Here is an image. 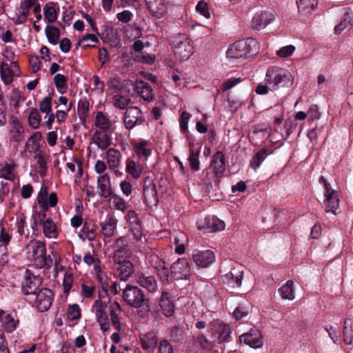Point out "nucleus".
Here are the masks:
<instances>
[{"instance_id":"nucleus-9","label":"nucleus","mask_w":353,"mask_h":353,"mask_svg":"<svg viewBox=\"0 0 353 353\" xmlns=\"http://www.w3.org/2000/svg\"><path fill=\"white\" fill-rule=\"evenodd\" d=\"M210 332L212 342L219 344L228 341L232 334V327L229 324L216 320L211 323Z\"/></svg>"},{"instance_id":"nucleus-10","label":"nucleus","mask_w":353,"mask_h":353,"mask_svg":"<svg viewBox=\"0 0 353 353\" xmlns=\"http://www.w3.org/2000/svg\"><path fill=\"white\" fill-rule=\"evenodd\" d=\"M123 299L128 305L134 307H140L145 300L143 291L132 285H127L123 290Z\"/></svg>"},{"instance_id":"nucleus-51","label":"nucleus","mask_w":353,"mask_h":353,"mask_svg":"<svg viewBox=\"0 0 353 353\" xmlns=\"http://www.w3.org/2000/svg\"><path fill=\"white\" fill-rule=\"evenodd\" d=\"M28 121L29 125L32 129H38L39 128L41 121V117L37 108H34L30 110Z\"/></svg>"},{"instance_id":"nucleus-44","label":"nucleus","mask_w":353,"mask_h":353,"mask_svg":"<svg viewBox=\"0 0 353 353\" xmlns=\"http://www.w3.org/2000/svg\"><path fill=\"white\" fill-rule=\"evenodd\" d=\"M343 334L345 344L353 343V318H347L345 320Z\"/></svg>"},{"instance_id":"nucleus-50","label":"nucleus","mask_w":353,"mask_h":353,"mask_svg":"<svg viewBox=\"0 0 353 353\" xmlns=\"http://www.w3.org/2000/svg\"><path fill=\"white\" fill-rule=\"evenodd\" d=\"M353 23V19H352V17L350 16V13L347 12H345L341 21L340 23L335 26L334 28V32L335 34H339L341 33L343 30H344L345 28L352 26Z\"/></svg>"},{"instance_id":"nucleus-34","label":"nucleus","mask_w":353,"mask_h":353,"mask_svg":"<svg viewBox=\"0 0 353 353\" xmlns=\"http://www.w3.org/2000/svg\"><path fill=\"white\" fill-rule=\"evenodd\" d=\"M143 201L149 206H157L159 202L157 190L153 183L143 187Z\"/></svg>"},{"instance_id":"nucleus-46","label":"nucleus","mask_w":353,"mask_h":353,"mask_svg":"<svg viewBox=\"0 0 353 353\" xmlns=\"http://www.w3.org/2000/svg\"><path fill=\"white\" fill-rule=\"evenodd\" d=\"M12 239L11 233L4 227L0 229V252L6 254L8 251L7 246Z\"/></svg>"},{"instance_id":"nucleus-17","label":"nucleus","mask_w":353,"mask_h":353,"mask_svg":"<svg viewBox=\"0 0 353 353\" xmlns=\"http://www.w3.org/2000/svg\"><path fill=\"white\" fill-rule=\"evenodd\" d=\"M225 159L224 154L221 151L216 152L212 157L210 169L212 170L213 175L218 182L221 181L225 170Z\"/></svg>"},{"instance_id":"nucleus-28","label":"nucleus","mask_w":353,"mask_h":353,"mask_svg":"<svg viewBox=\"0 0 353 353\" xmlns=\"http://www.w3.org/2000/svg\"><path fill=\"white\" fill-rule=\"evenodd\" d=\"M243 276V270L233 268L228 273L223 275L222 279L224 283L231 288L240 287Z\"/></svg>"},{"instance_id":"nucleus-32","label":"nucleus","mask_w":353,"mask_h":353,"mask_svg":"<svg viewBox=\"0 0 353 353\" xmlns=\"http://www.w3.org/2000/svg\"><path fill=\"white\" fill-rule=\"evenodd\" d=\"M299 12L304 16L310 15L316 10L319 0H296Z\"/></svg>"},{"instance_id":"nucleus-36","label":"nucleus","mask_w":353,"mask_h":353,"mask_svg":"<svg viewBox=\"0 0 353 353\" xmlns=\"http://www.w3.org/2000/svg\"><path fill=\"white\" fill-rule=\"evenodd\" d=\"M163 314L167 316H171L174 312V305L168 292H163L159 302Z\"/></svg>"},{"instance_id":"nucleus-8","label":"nucleus","mask_w":353,"mask_h":353,"mask_svg":"<svg viewBox=\"0 0 353 353\" xmlns=\"http://www.w3.org/2000/svg\"><path fill=\"white\" fill-rule=\"evenodd\" d=\"M53 299L54 293L48 288L40 289L30 297L33 306L40 312L48 311L52 306Z\"/></svg>"},{"instance_id":"nucleus-37","label":"nucleus","mask_w":353,"mask_h":353,"mask_svg":"<svg viewBox=\"0 0 353 353\" xmlns=\"http://www.w3.org/2000/svg\"><path fill=\"white\" fill-rule=\"evenodd\" d=\"M70 172L74 174V183H77L83 176V168L81 161L77 157H73L72 161L68 162L65 165Z\"/></svg>"},{"instance_id":"nucleus-43","label":"nucleus","mask_w":353,"mask_h":353,"mask_svg":"<svg viewBox=\"0 0 353 353\" xmlns=\"http://www.w3.org/2000/svg\"><path fill=\"white\" fill-rule=\"evenodd\" d=\"M110 198V203L112 208L119 210L124 213L128 208V204L125 200L121 196L112 194Z\"/></svg>"},{"instance_id":"nucleus-56","label":"nucleus","mask_w":353,"mask_h":353,"mask_svg":"<svg viewBox=\"0 0 353 353\" xmlns=\"http://www.w3.org/2000/svg\"><path fill=\"white\" fill-rule=\"evenodd\" d=\"M0 41L4 43H14L17 46V39L12 32L0 26Z\"/></svg>"},{"instance_id":"nucleus-18","label":"nucleus","mask_w":353,"mask_h":353,"mask_svg":"<svg viewBox=\"0 0 353 353\" xmlns=\"http://www.w3.org/2000/svg\"><path fill=\"white\" fill-rule=\"evenodd\" d=\"M24 128L22 123L17 118H11L9 122L8 138L10 141L20 142L24 139Z\"/></svg>"},{"instance_id":"nucleus-49","label":"nucleus","mask_w":353,"mask_h":353,"mask_svg":"<svg viewBox=\"0 0 353 353\" xmlns=\"http://www.w3.org/2000/svg\"><path fill=\"white\" fill-rule=\"evenodd\" d=\"M45 33L50 43L52 45H57L58 43L60 37L59 28L48 25L46 27Z\"/></svg>"},{"instance_id":"nucleus-4","label":"nucleus","mask_w":353,"mask_h":353,"mask_svg":"<svg viewBox=\"0 0 353 353\" xmlns=\"http://www.w3.org/2000/svg\"><path fill=\"white\" fill-rule=\"evenodd\" d=\"M26 256L34 265L42 268L46 266H51L52 260L46 256L45 245L39 241H30L26 248Z\"/></svg>"},{"instance_id":"nucleus-29","label":"nucleus","mask_w":353,"mask_h":353,"mask_svg":"<svg viewBox=\"0 0 353 353\" xmlns=\"http://www.w3.org/2000/svg\"><path fill=\"white\" fill-rule=\"evenodd\" d=\"M152 145L150 141L141 140L134 145V150L140 160L147 161L152 154Z\"/></svg>"},{"instance_id":"nucleus-40","label":"nucleus","mask_w":353,"mask_h":353,"mask_svg":"<svg viewBox=\"0 0 353 353\" xmlns=\"http://www.w3.org/2000/svg\"><path fill=\"white\" fill-rule=\"evenodd\" d=\"M42 228L43 234L47 238L56 239L59 235L57 226L51 219H47L43 222Z\"/></svg>"},{"instance_id":"nucleus-30","label":"nucleus","mask_w":353,"mask_h":353,"mask_svg":"<svg viewBox=\"0 0 353 353\" xmlns=\"http://www.w3.org/2000/svg\"><path fill=\"white\" fill-rule=\"evenodd\" d=\"M137 283L149 292H156L158 290V283L156 279L151 275L144 273L138 274L136 279Z\"/></svg>"},{"instance_id":"nucleus-31","label":"nucleus","mask_w":353,"mask_h":353,"mask_svg":"<svg viewBox=\"0 0 353 353\" xmlns=\"http://www.w3.org/2000/svg\"><path fill=\"white\" fill-rule=\"evenodd\" d=\"M37 201L44 210H47L48 208L57 205V196L55 193H51L49 195L46 188H41L38 194Z\"/></svg>"},{"instance_id":"nucleus-42","label":"nucleus","mask_w":353,"mask_h":353,"mask_svg":"<svg viewBox=\"0 0 353 353\" xmlns=\"http://www.w3.org/2000/svg\"><path fill=\"white\" fill-rule=\"evenodd\" d=\"M270 154L271 152L268 149L262 148L252 157L250 161V166L254 170H257Z\"/></svg>"},{"instance_id":"nucleus-35","label":"nucleus","mask_w":353,"mask_h":353,"mask_svg":"<svg viewBox=\"0 0 353 353\" xmlns=\"http://www.w3.org/2000/svg\"><path fill=\"white\" fill-rule=\"evenodd\" d=\"M44 19L50 23L57 20L59 12V6L54 2H48L45 4L43 8Z\"/></svg>"},{"instance_id":"nucleus-33","label":"nucleus","mask_w":353,"mask_h":353,"mask_svg":"<svg viewBox=\"0 0 353 353\" xmlns=\"http://www.w3.org/2000/svg\"><path fill=\"white\" fill-rule=\"evenodd\" d=\"M140 343L141 347L150 352H153L157 345V337L154 332H148L140 336Z\"/></svg>"},{"instance_id":"nucleus-54","label":"nucleus","mask_w":353,"mask_h":353,"mask_svg":"<svg viewBox=\"0 0 353 353\" xmlns=\"http://www.w3.org/2000/svg\"><path fill=\"white\" fill-rule=\"evenodd\" d=\"M95 292V286L92 283L81 284V296L83 299H92Z\"/></svg>"},{"instance_id":"nucleus-27","label":"nucleus","mask_w":353,"mask_h":353,"mask_svg":"<svg viewBox=\"0 0 353 353\" xmlns=\"http://www.w3.org/2000/svg\"><path fill=\"white\" fill-rule=\"evenodd\" d=\"M118 221L114 215H108L103 221L100 223L101 234L105 237H111L117 232Z\"/></svg>"},{"instance_id":"nucleus-11","label":"nucleus","mask_w":353,"mask_h":353,"mask_svg":"<svg viewBox=\"0 0 353 353\" xmlns=\"http://www.w3.org/2000/svg\"><path fill=\"white\" fill-rule=\"evenodd\" d=\"M21 71L17 62L8 63L4 61H0V78L5 85H11L14 77H19Z\"/></svg>"},{"instance_id":"nucleus-24","label":"nucleus","mask_w":353,"mask_h":353,"mask_svg":"<svg viewBox=\"0 0 353 353\" xmlns=\"http://www.w3.org/2000/svg\"><path fill=\"white\" fill-rule=\"evenodd\" d=\"M149 263L156 270L161 279L165 281L168 279L170 270L166 268L165 261L157 254H151L149 257Z\"/></svg>"},{"instance_id":"nucleus-45","label":"nucleus","mask_w":353,"mask_h":353,"mask_svg":"<svg viewBox=\"0 0 353 353\" xmlns=\"http://www.w3.org/2000/svg\"><path fill=\"white\" fill-rule=\"evenodd\" d=\"M294 282L289 280L286 283L279 289V293L282 299L293 300L295 298L294 290L293 288Z\"/></svg>"},{"instance_id":"nucleus-53","label":"nucleus","mask_w":353,"mask_h":353,"mask_svg":"<svg viewBox=\"0 0 353 353\" xmlns=\"http://www.w3.org/2000/svg\"><path fill=\"white\" fill-rule=\"evenodd\" d=\"M74 283V275L72 272H65L63 274V279L62 282V286L63 292L65 294H68L73 285Z\"/></svg>"},{"instance_id":"nucleus-39","label":"nucleus","mask_w":353,"mask_h":353,"mask_svg":"<svg viewBox=\"0 0 353 353\" xmlns=\"http://www.w3.org/2000/svg\"><path fill=\"white\" fill-rule=\"evenodd\" d=\"M137 93L146 101H151L154 98V93L151 86L143 81H137L136 85Z\"/></svg>"},{"instance_id":"nucleus-62","label":"nucleus","mask_w":353,"mask_h":353,"mask_svg":"<svg viewBox=\"0 0 353 353\" xmlns=\"http://www.w3.org/2000/svg\"><path fill=\"white\" fill-rule=\"evenodd\" d=\"M116 17L117 19L119 22L123 23H128L132 20L134 14L131 11L128 10H124L120 12H118Z\"/></svg>"},{"instance_id":"nucleus-7","label":"nucleus","mask_w":353,"mask_h":353,"mask_svg":"<svg viewBox=\"0 0 353 353\" xmlns=\"http://www.w3.org/2000/svg\"><path fill=\"white\" fill-rule=\"evenodd\" d=\"M319 183L324 185L323 208L326 213L332 212L336 215L339 214V196L338 192L332 188L331 185L327 182L323 176L319 178Z\"/></svg>"},{"instance_id":"nucleus-25","label":"nucleus","mask_w":353,"mask_h":353,"mask_svg":"<svg viewBox=\"0 0 353 353\" xmlns=\"http://www.w3.org/2000/svg\"><path fill=\"white\" fill-rule=\"evenodd\" d=\"M141 111L137 107H130L127 109L124 117L125 128L132 129L141 123Z\"/></svg>"},{"instance_id":"nucleus-57","label":"nucleus","mask_w":353,"mask_h":353,"mask_svg":"<svg viewBox=\"0 0 353 353\" xmlns=\"http://www.w3.org/2000/svg\"><path fill=\"white\" fill-rule=\"evenodd\" d=\"M68 319L70 321H76L81 318V311L78 304H73L68 307L67 311Z\"/></svg>"},{"instance_id":"nucleus-13","label":"nucleus","mask_w":353,"mask_h":353,"mask_svg":"<svg viewBox=\"0 0 353 353\" xmlns=\"http://www.w3.org/2000/svg\"><path fill=\"white\" fill-rule=\"evenodd\" d=\"M145 2L147 10L154 19H161L168 12L169 2L167 0H145Z\"/></svg>"},{"instance_id":"nucleus-12","label":"nucleus","mask_w":353,"mask_h":353,"mask_svg":"<svg viewBox=\"0 0 353 353\" xmlns=\"http://www.w3.org/2000/svg\"><path fill=\"white\" fill-rule=\"evenodd\" d=\"M197 228L203 233L221 231L225 228V223L216 216H206L196 223Z\"/></svg>"},{"instance_id":"nucleus-26","label":"nucleus","mask_w":353,"mask_h":353,"mask_svg":"<svg viewBox=\"0 0 353 353\" xmlns=\"http://www.w3.org/2000/svg\"><path fill=\"white\" fill-rule=\"evenodd\" d=\"M125 172L134 179H139L143 174L144 167L142 163L135 161L134 157H128L125 161Z\"/></svg>"},{"instance_id":"nucleus-55","label":"nucleus","mask_w":353,"mask_h":353,"mask_svg":"<svg viewBox=\"0 0 353 353\" xmlns=\"http://www.w3.org/2000/svg\"><path fill=\"white\" fill-rule=\"evenodd\" d=\"M54 82L59 92L63 94L67 88V79L62 74H57L54 77Z\"/></svg>"},{"instance_id":"nucleus-48","label":"nucleus","mask_w":353,"mask_h":353,"mask_svg":"<svg viewBox=\"0 0 353 353\" xmlns=\"http://www.w3.org/2000/svg\"><path fill=\"white\" fill-rule=\"evenodd\" d=\"M79 236L83 240L87 239L90 241L94 240L96 234L93 226L88 223H84L79 232Z\"/></svg>"},{"instance_id":"nucleus-14","label":"nucleus","mask_w":353,"mask_h":353,"mask_svg":"<svg viewBox=\"0 0 353 353\" xmlns=\"http://www.w3.org/2000/svg\"><path fill=\"white\" fill-rule=\"evenodd\" d=\"M172 276L176 279H188L191 274L190 263L185 258H181L176 261L170 267Z\"/></svg>"},{"instance_id":"nucleus-64","label":"nucleus","mask_w":353,"mask_h":353,"mask_svg":"<svg viewBox=\"0 0 353 353\" xmlns=\"http://www.w3.org/2000/svg\"><path fill=\"white\" fill-rule=\"evenodd\" d=\"M295 51V47L293 45H288L281 48L276 50V54L277 56L285 58L291 56Z\"/></svg>"},{"instance_id":"nucleus-58","label":"nucleus","mask_w":353,"mask_h":353,"mask_svg":"<svg viewBox=\"0 0 353 353\" xmlns=\"http://www.w3.org/2000/svg\"><path fill=\"white\" fill-rule=\"evenodd\" d=\"M16 46H6L1 52L2 57L10 63L16 62L14 61L16 57Z\"/></svg>"},{"instance_id":"nucleus-19","label":"nucleus","mask_w":353,"mask_h":353,"mask_svg":"<svg viewBox=\"0 0 353 353\" xmlns=\"http://www.w3.org/2000/svg\"><path fill=\"white\" fill-rule=\"evenodd\" d=\"M41 284V279L39 276L31 274L26 272L24 276V280L22 283L23 292L30 296L38 291L39 287Z\"/></svg>"},{"instance_id":"nucleus-2","label":"nucleus","mask_w":353,"mask_h":353,"mask_svg":"<svg viewBox=\"0 0 353 353\" xmlns=\"http://www.w3.org/2000/svg\"><path fill=\"white\" fill-rule=\"evenodd\" d=\"M293 83L294 77L289 72L278 66H270L267 69L264 81L256 87L255 92L265 95L281 88H290Z\"/></svg>"},{"instance_id":"nucleus-63","label":"nucleus","mask_w":353,"mask_h":353,"mask_svg":"<svg viewBox=\"0 0 353 353\" xmlns=\"http://www.w3.org/2000/svg\"><path fill=\"white\" fill-rule=\"evenodd\" d=\"M125 218L129 222L130 228L141 225L138 214L134 210H129Z\"/></svg>"},{"instance_id":"nucleus-41","label":"nucleus","mask_w":353,"mask_h":353,"mask_svg":"<svg viewBox=\"0 0 353 353\" xmlns=\"http://www.w3.org/2000/svg\"><path fill=\"white\" fill-rule=\"evenodd\" d=\"M112 83V86H114L116 90L117 85L114 84L113 81ZM113 93L114 94L113 96V103L114 106L120 109H125L130 101L128 96L123 94V91L120 90H119L117 93H116V90Z\"/></svg>"},{"instance_id":"nucleus-1","label":"nucleus","mask_w":353,"mask_h":353,"mask_svg":"<svg viewBox=\"0 0 353 353\" xmlns=\"http://www.w3.org/2000/svg\"><path fill=\"white\" fill-rule=\"evenodd\" d=\"M91 310L101 330L103 332L114 331L110 338L114 343H119L121 336L125 334V326L119 318L121 307L119 303L111 302L108 296H99L93 303Z\"/></svg>"},{"instance_id":"nucleus-5","label":"nucleus","mask_w":353,"mask_h":353,"mask_svg":"<svg viewBox=\"0 0 353 353\" xmlns=\"http://www.w3.org/2000/svg\"><path fill=\"white\" fill-rule=\"evenodd\" d=\"M83 260L88 266L92 267V273L101 284L103 290L107 292L109 286V279L106 273L103 270L101 263L97 252L94 250L85 252Z\"/></svg>"},{"instance_id":"nucleus-21","label":"nucleus","mask_w":353,"mask_h":353,"mask_svg":"<svg viewBox=\"0 0 353 353\" xmlns=\"http://www.w3.org/2000/svg\"><path fill=\"white\" fill-rule=\"evenodd\" d=\"M97 185L99 190L98 194L100 197L108 199L113 193L111 178L108 173H105L98 176Z\"/></svg>"},{"instance_id":"nucleus-61","label":"nucleus","mask_w":353,"mask_h":353,"mask_svg":"<svg viewBox=\"0 0 353 353\" xmlns=\"http://www.w3.org/2000/svg\"><path fill=\"white\" fill-rule=\"evenodd\" d=\"M159 353H174V348L172 343L166 340H160L158 345Z\"/></svg>"},{"instance_id":"nucleus-52","label":"nucleus","mask_w":353,"mask_h":353,"mask_svg":"<svg viewBox=\"0 0 353 353\" xmlns=\"http://www.w3.org/2000/svg\"><path fill=\"white\" fill-rule=\"evenodd\" d=\"M14 169V164L5 165V166L0 170V178H3L8 181H14L15 178Z\"/></svg>"},{"instance_id":"nucleus-15","label":"nucleus","mask_w":353,"mask_h":353,"mask_svg":"<svg viewBox=\"0 0 353 353\" xmlns=\"http://www.w3.org/2000/svg\"><path fill=\"white\" fill-rule=\"evenodd\" d=\"M276 14L272 10H264L256 12L252 19V27L256 30H261L267 27L276 18Z\"/></svg>"},{"instance_id":"nucleus-47","label":"nucleus","mask_w":353,"mask_h":353,"mask_svg":"<svg viewBox=\"0 0 353 353\" xmlns=\"http://www.w3.org/2000/svg\"><path fill=\"white\" fill-rule=\"evenodd\" d=\"M94 125L99 129L105 131L110 129L111 126V122L108 117H106L103 112H99L97 113L94 120Z\"/></svg>"},{"instance_id":"nucleus-3","label":"nucleus","mask_w":353,"mask_h":353,"mask_svg":"<svg viewBox=\"0 0 353 353\" xmlns=\"http://www.w3.org/2000/svg\"><path fill=\"white\" fill-rule=\"evenodd\" d=\"M259 51V42L252 38L238 41L229 46L226 51L228 59L244 60L256 54Z\"/></svg>"},{"instance_id":"nucleus-22","label":"nucleus","mask_w":353,"mask_h":353,"mask_svg":"<svg viewBox=\"0 0 353 353\" xmlns=\"http://www.w3.org/2000/svg\"><path fill=\"white\" fill-rule=\"evenodd\" d=\"M105 159L108 164V168L116 174L120 173L119 170L121 166L122 154L114 148H109L105 152Z\"/></svg>"},{"instance_id":"nucleus-20","label":"nucleus","mask_w":353,"mask_h":353,"mask_svg":"<svg viewBox=\"0 0 353 353\" xmlns=\"http://www.w3.org/2000/svg\"><path fill=\"white\" fill-rule=\"evenodd\" d=\"M115 275L120 280L125 281L134 273V264L128 259L114 263Z\"/></svg>"},{"instance_id":"nucleus-38","label":"nucleus","mask_w":353,"mask_h":353,"mask_svg":"<svg viewBox=\"0 0 353 353\" xmlns=\"http://www.w3.org/2000/svg\"><path fill=\"white\" fill-rule=\"evenodd\" d=\"M189 157L188 161L190 163V166L192 170L198 171L200 170V161H199V154L201 152V148H194V143L190 142L189 143Z\"/></svg>"},{"instance_id":"nucleus-60","label":"nucleus","mask_w":353,"mask_h":353,"mask_svg":"<svg viewBox=\"0 0 353 353\" xmlns=\"http://www.w3.org/2000/svg\"><path fill=\"white\" fill-rule=\"evenodd\" d=\"M30 14V12L20 7L19 12L16 14L15 17L12 18V20L15 24H23L28 19Z\"/></svg>"},{"instance_id":"nucleus-59","label":"nucleus","mask_w":353,"mask_h":353,"mask_svg":"<svg viewBox=\"0 0 353 353\" xmlns=\"http://www.w3.org/2000/svg\"><path fill=\"white\" fill-rule=\"evenodd\" d=\"M1 326L6 332H12L17 327V321L10 314H8L1 323Z\"/></svg>"},{"instance_id":"nucleus-6","label":"nucleus","mask_w":353,"mask_h":353,"mask_svg":"<svg viewBox=\"0 0 353 353\" xmlns=\"http://www.w3.org/2000/svg\"><path fill=\"white\" fill-rule=\"evenodd\" d=\"M173 52L175 58L184 61L188 60L193 54L192 41L185 34H179L173 39Z\"/></svg>"},{"instance_id":"nucleus-16","label":"nucleus","mask_w":353,"mask_h":353,"mask_svg":"<svg viewBox=\"0 0 353 353\" xmlns=\"http://www.w3.org/2000/svg\"><path fill=\"white\" fill-rule=\"evenodd\" d=\"M193 262L201 268H205L211 265L215 261V254L210 250H195L192 252Z\"/></svg>"},{"instance_id":"nucleus-23","label":"nucleus","mask_w":353,"mask_h":353,"mask_svg":"<svg viewBox=\"0 0 353 353\" xmlns=\"http://www.w3.org/2000/svg\"><path fill=\"white\" fill-rule=\"evenodd\" d=\"M241 343H243L253 348H259L263 345V339L260 332L257 330H251L247 333L240 336Z\"/></svg>"}]
</instances>
